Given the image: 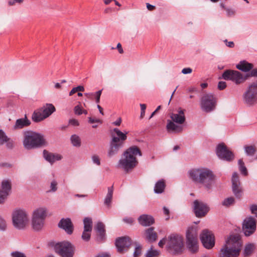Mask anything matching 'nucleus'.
<instances>
[{"mask_svg": "<svg viewBox=\"0 0 257 257\" xmlns=\"http://www.w3.org/2000/svg\"><path fill=\"white\" fill-rule=\"evenodd\" d=\"M226 87V84L225 82L220 81L218 84V88L219 90H223Z\"/></svg>", "mask_w": 257, "mask_h": 257, "instance_id": "obj_53", "label": "nucleus"}, {"mask_svg": "<svg viewBox=\"0 0 257 257\" xmlns=\"http://www.w3.org/2000/svg\"><path fill=\"white\" fill-rule=\"evenodd\" d=\"M244 148L247 156H252L256 152V149L254 146H245Z\"/></svg>", "mask_w": 257, "mask_h": 257, "instance_id": "obj_38", "label": "nucleus"}, {"mask_svg": "<svg viewBox=\"0 0 257 257\" xmlns=\"http://www.w3.org/2000/svg\"><path fill=\"white\" fill-rule=\"evenodd\" d=\"M44 221L38 219L36 217H32V227L36 231L41 230L44 226Z\"/></svg>", "mask_w": 257, "mask_h": 257, "instance_id": "obj_34", "label": "nucleus"}, {"mask_svg": "<svg viewBox=\"0 0 257 257\" xmlns=\"http://www.w3.org/2000/svg\"><path fill=\"white\" fill-rule=\"evenodd\" d=\"M167 249L173 255L181 254L184 249V241L183 236L172 233L167 237Z\"/></svg>", "mask_w": 257, "mask_h": 257, "instance_id": "obj_6", "label": "nucleus"}, {"mask_svg": "<svg viewBox=\"0 0 257 257\" xmlns=\"http://www.w3.org/2000/svg\"><path fill=\"white\" fill-rule=\"evenodd\" d=\"M102 90H99L95 93L96 102L98 103L100 102V98Z\"/></svg>", "mask_w": 257, "mask_h": 257, "instance_id": "obj_54", "label": "nucleus"}, {"mask_svg": "<svg viewBox=\"0 0 257 257\" xmlns=\"http://www.w3.org/2000/svg\"><path fill=\"white\" fill-rule=\"evenodd\" d=\"M71 143L75 147H80L81 145V141L80 138L76 135H73L70 138Z\"/></svg>", "mask_w": 257, "mask_h": 257, "instance_id": "obj_40", "label": "nucleus"}, {"mask_svg": "<svg viewBox=\"0 0 257 257\" xmlns=\"http://www.w3.org/2000/svg\"><path fill=\"white\" fill-rule=\"evenodd\" d=\"M92 160L93 163L96 164L97 165H100V162L98 156L96 155H93L92 157Z\"/></svg>", "mask_w": 257, "mask_h": 257, "instance_id": "obj_52", "label": "nucleus"}, {"mask_svg": "<svg viewBox=\"0 0 257 257\" xmlns=\"http://www.w3.org/2000/svg\"><path fill=\"white\" fill-rule=\"evenodd\" d=\"M54 250L61 257H73L75 248L70 242L64 241L56 243Z\"/></svg>", "mask_w": 257, "mask_h": 257, "instance_id": "obj_9", "label": "nucleus"}, {"mask_svg": "<svg viewBox=\"0 0 257 257\" xmlns=\"http://www.w3.org/2000/svg\"><path fill=\"white\" fill-rule=\"evenodd\" d=\"M121 122V119L120 117H119L115 121L113 122L112 124L114 125L119 126Z\"/></svg>", "mask_w": 257, "mask_h": 257, "instance_id": "obj_64", "label": "nucleus"}, {"mask_svg": "<svg viewBox=\"0 0 257 257\" xmlns=\"http://www.w3.org/2000/svg\"><path fill=\"white\" fill-rule=\"evenodd\" d=\"M69 123L73 126H77L79 125V122L77 119H71L69 120Z\"/></svg>", "mask_w": 257, "mask_h": 257, "instance_id": "obj_58", "label": "nucleus"}, {"mask_svg": "<svg viewBox=\"0 0 257 257\" xmlns=\"http://www.w3.org/2000/svg\"><path fill=\"white\" fill-rule=\"evenodd\" d=\"M142 156L140 150L137 146L130 147L123 154V157L119 160L118 167L121 168L126 172L132 170L138 164L136 156Z\"/></svg>", "mask_w": 257, "mask_h": 257, "instance_id": "obj_3", "label": "nucleus"}, {"mask_svg": "<svg viewBox=\"0 0 257 257\" xmlns=\"http://www.w3.org/2000/svg\"><path fill=\"white\" fill-rule=\"evenodd\" d=\"M142 253V247L140 244H137L133 253L134 257H139Z\"/></svg>", "mask_w": 257, "mask_h": 257, "instance_id": "obj_45", "label": "nucleus"}, {"mask_svg": "<svg viewBox=\"0 0 257 257\" xmlns=\"http://www.w3.org/2000/svg\"><path fill=\"white\" fill-rule=\"evenodd\" d=\"M160 251L155 249L153 250L152 247H151L149 250H148L146 254V257H158L160 255Z\"/></svg>", "mask_w": 257, "mask_h": 257, "instance_id": "obj_41", "label": "nucleus"}, {"mask_svg": "<svg viewBox=\"0 0 257 257\" xmlns=\"http://www.w3.org/2000/svg\"><path fill=\"white\" fill-rule=\"evenodd\" d=\"M6 144L7 148L12 149L14 147L13 141L11 140L2 130H0V145Z\"/></svg>", "mask_w": 257, "mask_h": 257, "instance_id": "obj_23", "label": "nucleus"}, {"mask_svg": "<svg viewBox=\"0 0 257 257\" xmlns=\"http://www.w3.org/2000/svg\"><path fill=\"white\" fill-rule=\"evenodd\" d=\"M256 221L254 218L249 216L243 221L242 230L245 236H250L256 231Z\"/></svg>", "mask_w": 257, "mask_h": 257, "instance_id": "obj_13", "label": "nucleus"}, {"mask_svg": "<svg viewBox=\"0 0 257 257\" xmlns=\"http://www.w3.org/2000/svg\"><path fill=\"white\" fill-rule=\"evenodd\" d=\"M238 164L239 166V170L240 173L244 176H247L248 174L247 170L242 159H239L238 160Z\"/></svg>", "mask_w": 257, "mask_h": 257, "instance_id": "obj_39", "label": "nucleus"}, {"mask_svg": "<svg viewBox=\"0 0 257 257\" xmlns=\"http://www.w3.org/2000/svg\"><path fill=\"white\" fill-rule=\"evenodd\" d=\"M84 229L85 231H91L92 230V221L91 218L85 217L83 219Z\"/></svg>", "mask_w": 257, "mask_h": 257, "instance_id": "obj_37", "label": "nucleus"}, {"mask_svg": "<svg viewBox=\"0 0 257 257\" xmlns=\"http://www.w3.org/2000/svg\"><path fill=\"white\" fill-rule=\"evenodd\" d=\"M95 229L98 233V236L97 238V240L99 241H103L105 239V234L104 224L101 222H99L97 223L95 227Z\"/></svg>", "mask_w": 257, "mask_h": 257, "instance_id": "obj_26", "label": "nucleus"}, {"mask_svg": "<svg viewBox=\"0 0 257 257\" xmlns=\"http://www.w3.org/2000/svg\"><path fill=\"white\" fill-rule=\"evenodd\" d=\"M23 145L27 150H31L38 148L45 144V140L42 135L32 131L24 133Z\"/></svg>", "mask_w": 257, "mask_h": 257, "instance_id": "obj_5", "label": "nucleus"}, {"mask_svg": "<svg viewBox=\"0 0 257 257\" xmlns=\"http://www.w3.org/2000/svg\"><path fill=\"white\" fill-rule=\"evenodd\" d=\"M163 211H164V213L165 214V215H167L168 216V217L166 218V220H168L169 219V213H170V211H169V210L166 207H163Z\"/></svg>", "mask_w": 257, "mask_h": 257, "instance_id": "obj_61", "label": "nucleus"}, {"mask_svg": "<svg viewBox=\"0 0 257 257\" xmlns=\"http://www.w3.org/2000/svg\"><path fill=\"white\" fill-rule=\"evenodd\" d=\"M216 102V98L213 94H205L201 98L200 107L203 111L210 112L215 109Z\"/></svg>", "mask_w": 257, "mask_h": 257, "instance_id": "obj_12", "label": "nucleus"}, {"mask_svg": "<svg viewBox=\"0 0 257 257\" xmlns=\"http://www.w3.org/2000/svg\"><path fill=\"white\" fill-rule=\"evenodd\" d=\"M31 124L30 121L25 116V118L18 119L16 120L14 127L15 129H21L29 126Z\"/></svg>", "mask_w": 257, "mask_h": 257, "instance_id": "obj_31", "label": "nucleus"}, {"mask_svg": "<svg viewBox=\"0 0 257 257\" xmlns=\"http://www.w3.org/2000/svg\"><path fill=\"white\" fill-rule=\"evenodd\" d=\"M166 129L169 133H179L183 131V127L175 123V122L168 120Z\"/></svg>", "mask_w": 257, "mask_h": 257, "instance_id": "obj_24", "label": "nucleus"}, {"mask_svg": "<svg viewBox=\"0 0 257 257\" xmlns=\"http://www.w3.org/2000/svg\"><path fill=\"white\" fill-rule=\"evenodd\" d=\"M113 195V186L108 188V192L104 199V204L108 206L110 205Z\"/></svg>", "mask_w": 257, "mask_h": 257, "instance_id": "obj_36", "label": "nucleus"}, {"mask_svg": "<svg viewBox=\"0 0 257 257\" xmlns=\"http://www.w3.org/2000/svg\"><path fill=\"white\" fill-rule=\"evenodd\" d=\"M224 42L226 43V46L229 48H233L234 46V43L232 41L227 42V41L225 40Z\"/></svg>", "mask_w": 257, "mask_h": 257, "instance_id": "obj_63", "label": "nucleus"}, {"mask_svg": "<svg viewBox=\"0 0 257 257\" xmlns=\"http://www.w3.org/2000/svg\"><path fill=\"white\" fill-rule=\"evenodd\" d=\"M40 109L44 115V117L46 118L51 115L56 110L54 106L51 103H47Z\"/></svg>", "mask_w": 257, "mask_h": 257, "instance_id": "obj_28", "label": "nucleus"}, {"mask_svg": "<svg viewBox=\"0 0 257 257\" xmlns=\"http://www.w3.org/2000/svg\"><path fill=\"white\" fill-rule=\"evenodd\" d=\"M132 244L131 238L127 236H122L116 239L115 246L117 251L120 253L126 251Z\"/></svg>", "mask_w": 257, "mask_h": 257, "instance_id": "obj_16", "label": "nucleus"}, {"mask_svg": "<svg viewBox=\"0 0 257 257\" xmlns=\"http://www.w3.org/2000/svg\"><path fill=\"white\" fill-rule=\"evenodd\" d=\"M58 226L63 229L68 234H71L73 231V226L69 218H62L58 223Z\"/></svg>", "mask_w": 257, "mask_h": 257, "instance_id": "obj_21", "label": "nucleus"}, {"mask_svg": "<svg viewBox=\"0 0 257 257\" xmlns=\"http://www.w3.org/2000/svg\"><path fill=\"white\" fill-rule=\"evenodd\" d=\"M200 240L206 248L211 249L214 246V236L210 231L203 230L200 234Z\"/></svg>", "mask_w": 257, "mask_h": 257, "instance_id": "obj_15", "label": "nucleus"}, {"mask_svg": "<svg viewBox=\"0 0 257 257\" xmlns=\"http://www.w3.org/2000/svg\"><path fill=\"white\" fill-rule=\"evenodd\" d=\"M91 231H85V230L84 229L81 236L82 239L86 241L89 240L91 235Z\"/></svg>", "mask_w": 257, "mask_h": 257, "instance_id": "obj_44", "label": "nucleus"}, {"mask_svg": "<svg viewBox=\"0 0 257 257\" xmlns=\"http://www.w3.org/2000/svg\"><path fill=\"white\" fill-rule=\"evenodd\" d=\"M193 209L196 217H202L207 213L209 208L206 204L196 200L193 202Z\"/></svg>", "mask_w": 257, "mask_h": 257, "instance_id": "obj_18", "label": "nucleus"}, {"mask_svg": "<svg viewBox=\"0 0 257 257\" xmlns=\"http://www.w3.org/2000/svg\"><path fill=\"white\" fill-rule=\"evenodd\" d=\"M250 210L252 214L257 217V205L253 204L250 206Z\"/></svg>", "mask_w": 257, "mask_h": 257, "instance_id": "obj_48", "label": "nucleus"}, {"mask_svg": "<svg viewBox=\"0 0 257 257\" xmlns=\"http://www.w3.org/2000/svg\"><path fill=\"white\" fill-rule=\"evenodd\" d=\"M57 183L56 181L54 180L51 183V190L50 191L55 192L57 190Z\"/></svg>", "mask_w": 257, "mask_h": 257, "instance_id": "obj_49", "label": "nucleus"}, {"mask_svg": "<svg viewBox=\"0 0 257 257\" xmlns=\"http://www.w3.org/2000/svg\"><path fill=\"white\" fill-rule=\"evenodd\" d=\"M225 10L226 12V14H227V16H228V17L232 16L234 15L235 14V11L232 9L227 8V9H225Z\"/></svg>", "mask_w": 257, "mask_h": 257, "instance_id": "obj_57", "label": "nucleus"}, {"mask_svg": "<svg viewBox=\"0 0 257 257\" xmlns=\"http://www.w3.org/2000/svg\"><path fill=\"white\" fill-rule=\"evenodd\" d=\"M216 153L219 159L227 162L232 161L234 158L232 152L229 150L223 143L217 145Z\"/></svg>", "mask_w": 257, "mask_h": 257, "instance_id": "obj_14", "label": "nucleus"}, {"mask_svg": "<svg viewBox=\"0 0 257 257\" xmlns=\"http://www.w3.org/2000/svg\"><path fill=\"white\" fill-rule=\"evenodd\" d=\"M192 70L190 68H185L182 69V73L184 74H190L192 72Z\"/></svg>", "mask_w": 257, "mask_h": 257, "instance_id": "obj_59", "label": "nucleus"}, {"mask_svg": "<svg viewBox=\"0 0 257 257\" xmlns=\"http://www.w3.org/2000/svg\"><path fill=\"white\" fill-rule=\"evenodd\" d=\"M12 189L11 181L9 179L3 180L0 188V204H3L9 195Z\"/></svg>", "mask_w": 257, "mask_h": 257, "instance_id": "obj_17", "label": "nucleus"}, {"mask_svg": "<svg viewBox=\"0 0 257 257\" xmlns=\"http://www.w3.org/2000/svg\"><path fill=\"white\" fill-rule=\"evenodd\" d=\"M255 249V244L253 243H248L244 246L243 251L244 257H248L253 252Z\"/></svg>", "mask_w": 257, "mask_h": 257, "instance_id": "obj_32", "label": "nucleus"}, {"mask_svg": "<svg viewBox=\"0 0 257 257\" xmlns=\"http://www.w3.org/2000/svg\"><path fill=\"white\" fill-rule=\"evenodd\" d=\"M43 156L46 160L51 164H53L57 161L61 160L62 158L60 154L49 153L46 150L43 151Z\"/></svg>", "mask_w": 257, "mask_h": 257, "instance_id": "obj_25", "label": "nucleus"}, {"mask_svg": "<svg viewBox=\"0 0 257 257\" xmlns=\"http://www.w3.org/2000/svg\"><path fill=\"white\" fill-rule=\"evenodd\" d=\"M165 188V183L164 180H160L158 181L154 187V191L156 193H162Z\"/></svg>", "mask_w": 257, "mask_h": 257, "instance_id": "obj_35", "label": "nucleus"}, {"mask_svg": "<svg viewBox=\"0 0 257 257\" xmlns=\"http://www.w3.org/2000/svg\"><path fill=\"white\" fill-rule=\"evenodd\" d=\"M172 121L179 124H182L185 121V110L179 108L177 113H172L170 114Z\"/></svg>", "mask_w": 257, "mask_h": 257, "instance_id": "obj_20", "label": "nucleus"}, {"mask_svg": "<svg viewBox=\"0 0 257 257\" xmlns=\"http://www.w3.org/2000/svg\"><path fill=\"white\" fill-rule=\"evenodd\" d=\"M138 221L142 226H147L152 225L154 223L155 220L152 216L143 214L138 218Z\"/></svg>", "mask_w": 257, "mask_h": 257, "instance_id": "obj_22", "label": "nucleus"}, {"mask_svg": "<svg viewBox=\"0 0 257 257\" xmlns=\"http://www.w3.org/2000/svg\"><path fill=\"white\" fill-rule=\"evenodd\" d=\"M47 216V209L45 207H40L34 211L33 217H36L45 221Z\"/></svg>", "mask_w": 257, "mask_h": 257, "instance_id": "obj_30", "label": "nucleus"}, {"mask_svg": "<svg viewBox=\"0 0 257 257\" xmlns=\"http://www.w3.org/2000/svg\"><path fill=\"white\" fill-rule=\"evenodd\" d=\"M222 78L225 80H230L235 84L239 85L243 83L248 78V76L247 74L243 76L241 73L237 70L228 69L224 71Z\"/></svg>", "mask_w": 257, "mask_h": 257, "instance_id": "obj_10", "label": "nucleus"}, {"mask_svg": "<svg viewBox=\"0 0 257 257\" xmlns=\"http://www.w3.org/2000/svg\"><path fill=\"white\" fill-rule=\"evenodd\" d=\"M232 189L235 196L237 198H240L243 193V190L241 186L239 179V176L236 172H234L232 176Z\"/></svg>", "mask_w": 257, "mask_h": 257, "instance_id": "obj_19", "label": "nucleus"}, {"mask_svg": "<svg viewBox=\"0 0 257 257\" xmlns=\"http://www.w3.org/2000/svg\"><path fill=\"white\" fill-rule=\"evenodd\" d=\"M84 88L83 86H78L77 87H74L69 92V95L71 96L77 91H84Z\"/></svg>", "mask_w": 257, "mask_h": 257, "instance_id": "obj_46", "label": "nucleus"}, {"mask_svg": "<svg viewBox=\"0 0 257 257\" xmlns=\"http://www.w3.org/2000/svg\"><path fill=\"white\" fill-rule=\"evenodd\" d=\"M249 77H257V68L252 69L249 74H247Z\"/></svg>", "mask_w": 257, "mask_h": 257, "instance_id": "obj_51", "label": "nucleus"}, {"mask_svg": "<svg viewBox=\"0 0 257 257\" xmlns=\"http://www.w3.org/2000/svg\"><path fill=\"white\" fill-rule=\"evenodd\" d=\"M95 257H110V256L108 253L103 252L98 254Z\"/></svg>", "mask_w": 257, "mask_h": 257, "instance_id": "obj_62", "label": "nucleus"}, {"mask_svg": "<svg viewBox=\"0 0 257 257\" xmlns=\"http://www.w3.org/2000/svg\"><path fill=\"white\" fill-rule=\"evenodd\" d=\"M190 178L195 183L202 184L207 190H210L216 179L213 172L207 168L193 169L189 171Z\"/></svg>", "mask_w": 257, "mask_h": 257, "instance_id": "obj_1", "label": "nucleus"}, {"mask_svg": "<svg viewBox=\"0 0 257 257\" xmlns=\"http://www.w3.org/2000/svg\"><path fill=\"white\" fill-rule=\"evenodd\" d=\"M167 238H163L158 243V245L160 247H163L164 245L166 244H167Z\"/></svg>", "mask_w": 257, "mask_h": 257, "instance_id": "obj_55", "label": "nucleus"}, {"mask_svg": "<svg viewBox=\"0 0 257 257\" xmlns=\"http://www.w3.org/2000/svg\"><path fill=\"white\" fill-rule=\"evenodd\" d=\"M242 246V241L239 235H231L221 248L220 257H238Z\"/></svg>", "mask_w": 257, "mask_h": 257, "instance_id": "obj_2", "label": "nucleus"}, {"mask_svg": "<svg viewBox=\"0 0 257 257\" xmlns=\"http://www.w3.org/2000/svg\"><path fill=\"white\" fill-rule=\"evenodd\" d=\"M157 238V234L154 231L153 227H150L145 231V238L150 242H154L156 240Z\"/></svg>", "mask_w": 257, "mask_h": 257, "instance_id": "obj_29", "label": "nucleus"}, {"mask_svg": "<svg viewBox=\"0 0 257 257\" xmlns=\"http://www.w3.org/2000/svg\"><path fill=\"white\" fill-rule=\"evenodd\" d=\"M88 118H89V122L90 123H93L94 122H97V123H102V121L99 119H97V118L95 119V118H92L91 117H89Z\"/></svg>", "mask_w": 257, "mask_h": 257, "instance_id": "obj_56", "label": "nucleus"}, {"mask_svg": "<svg viewBox=\"0 0 257 257\" xmlns=\"http://www.w3.org/2000/svg\"><path fill=\"white\" fill-rule=\"evenodd\" d=\"M81 107L79 105H76L74 107V112L77 115L82 114L83 113Z\"/></svg>", "mask_w": 257, "mask_h": 257, "instance_id": "obj_50", "label": "nucleus"}, {"mask_svg": "<svg viewBox=\"0 0 257 257\" xmlns=\"http://www.w3.org/2000/svg\"><path fill=\"white\" fill-rule=\"evenodd\" d=\"M242 97L244 103L247 106H253L257 104V81L248 85Z\"/></svg>", "mask_w": 257, "mask_h": 257, "instance_id": "obj_8", "label": "nucleus"}, {"mask_svg": "<svg viewBox=\"0 0 257 257\" xmlns=\"http://www.w3.org/2000/svg\"><path fill=\"white\" fill-rule=\"evenodd\" d=\"M7 227V223L6 220L2 216H0V230L5 231Z\"/></svg>", "mask_w": 257, "mask_h": 257, "instance_id": "obj_43", "label": "nucleus"}, {"mask_svg": "<svg viewBox=\"0 0 257 257\" xmlns=\"http://www.w3.org/2000/svg\"><path fill=\"white\" fill-rule=\"evenodd\" d=\"M197 232L194 227H190L186 231L187 245L189 250L192 253L198 250Z\"/></svg>", "mask_w": 257, "mask_h": 257, "instance_id": "obj_11", "label": "nucleus"}, {"mask_svg": "<svg viewBox=\"0 0 257 257\" xmlns=\"http://www.w3.org/2000/svg\"><path fill=\"white\" fill-rule=\"evenodd\" d=\"M29 222L27 212L22 209H17L12 213V222L14 226L18 229H23Z\"/></svg>", "mask_w": 257, "mask_h": 257, "instance_id": "obj_7", "label": "nucleus"}, {"mask_svg": "<svg viewBox=\"0 0 257 257\" xmlns=\"http://www.w3.org/2000/svg\"><path fill=\"white\" fill-rule=\"evenodd\" d=\"M44 115L40 108L37 109L35 110L32 114V119L33 121L35 122H40L46 118L44 117Z\"/></svg>", "mask_w": 257, "mask_h": 257, "instance_id": "obj_33", "label": "nucleus"}, {"mask_svg": "<svg viewBox=\"0 0 257 257\" xmlns=\"http://www.w3.org/2000/svg\"><path fill=\"white\" fill-rule=\"evenodd\" d=\"M253 64L243 60L241 61L236 65V67L239 70L244 72L250 71L253 68Z\"/></svg>", "mask_w": 257, "mask_h": 257, "instance_id": "obj_27", "label": "nucleus"}, {"mask_svg": "<svg viewBox=\"0 0 257 257\" xmlns=\"http://www.w3.org/2000/svg\"><path fill=\"white\" fill-rule=\"evenodd\" d=\"M123 221L126 223L132 224L134 221V219L131 217H125L123 219Z\"/></svg>", "mask_w": 257, "mask_h": 257, "instance_id": "obj_60", "label": "nucleus"}, {"mask_svg": "<svg viewBox=\"0 0 257 257\" xmlns=\"http://www.w3.org/2000/svg\"><path fill=\"white\" fill-rule=\"evenodd\" d=\"M11 255L12 257H27L25 253L19 251L12 252Z\"/></svg>", "mask_w": 257, "mask_h": 257, "instance_id": "obj_47", "label": "nucleus"}, {"mask_svg": "<svg viewBox=\"0 0 257 257\" xmlns=\"http://www.w3.org/2000/svg\"><path fill=\"white\" fill-rule=\"evenodd\" d=\"M235 202L234 198L232 197H228L227 198H225L222 202V205L228 207L231 205L234 204Z\"/></svg>", "mask_w": 257, "mask_h": 257, "instance_id": "obj_42", "label": "nucleus"}, {"mask_svg": "<svg viewBox=\"0 0 257 257\" xmlns=\"http://www.w3.org/2000/svg\"><path fill=\"white\" fill-rule=\"evenodd\" d=\"M113 131L116 134V136L112 135V139L110 142L109 148L107 152L109 157H112L116 155L119 150L123 147L128 133L127 132L122 133L117 128H114Z\"/></svg>", "mask_w": 257, "mask_h": 257, "instance_id": "obj_4", "label": "nucleus"}]
</instances>
